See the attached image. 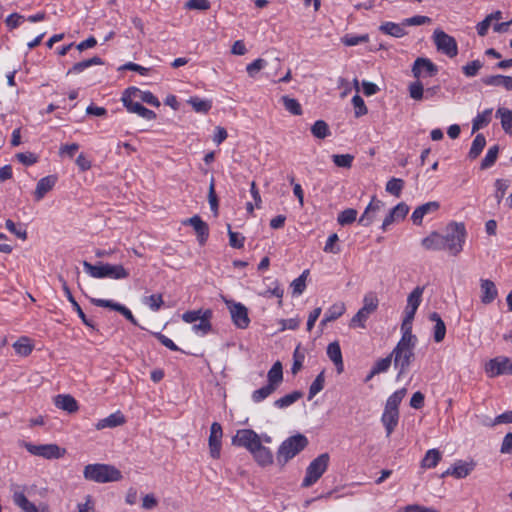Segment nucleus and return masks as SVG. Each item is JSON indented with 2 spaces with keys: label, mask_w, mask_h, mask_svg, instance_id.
Listing matches in <instances>:
<instances>
[{
  "label": "nucleus",
  "mask_w": 512,
  "mask_h": 512,
  "mask_svg": "<svg viewBox=\"0 0 512 512\" xmlns=\"http://www.w3.org/2000/svg\"><path fill=\"white\" fill-rule=\"evenodd\" d=\"M208 201L210 204L211 210L214 212L215 215L218 214V197L215 192V180L214 177H211L210 184H209V192H208Z\"/></svg>",
  "instance_id": "nucleus-53"
},
{
  "label": "nucleus",
  "mask_w": 512,
  "mask_h": 512,
  "mask_svg": "<svg viewBox=\"0 0 512 512\" xmlns=\"http://www.w3.org/2000/svg\"><path fill=\"white\" fill-rule=\"evenodd\" d=\"M434 43L438 51L454 58L458 54V45L454 37L448 35L440 29H436L433 34Z\"/></svg>",
  "instance_id": "nucleus-10"
},
{
  "label": "nucleus",
  "mask_w": 512,
  "mask_h": 512,
  "mask_svg": "<svg viewBox=\"0 0 512 512\" xmlns=\"http://www.w3.org/2000/svg\"><path fill=\"white\" fill-rule=\"evenodd\" d=\"M440 207V204L437 201L427 202L418 206L412 213L411 219L414 224L420 225L422 223L423 217L430 213L437 211Z\"/></svg>",
  "instance_id": "nucleus-23"
},
{
  "label": "nucleus",
  "mask_w": 512,
  "mask_h": 512,
  "mask_svg": "<svg viewBox=\"0 0 512 512\" xmlns=\"http://www.w3.org/2000/svg\"><path fill=\"white\" fill-rule=\"evenodd\" d=\"M481 287V302L483 304H490L492 303L497 295L498 291L493 281L489 279H482L480 283Z\"/></svg>",
  "instance_id": "nucleus-24"
},
{
  "label": "nucleus",
  "mask_w": 512,
  "mask_h": 512,
  "mask_svg": "<svg viewBox=\"0 0 512 512\" xmlns=\"http://www.w3.org/2000/svg\"><path fill=\"white\" fill-rule=\"evenodd\" d=\"M212 318V311L207 309L203 312L200 322L198 324H194L192 329L197 331H202L203 334L208 333L212 329V325L210 323V319Z\"/></svg>",
  "instance_id": "nucleus-40"
},
{
  "label": "nucleus",
  "mask_w": 512,
  "mask_h": 512,
  "mask_svg": "<svg viewBox=\"0 0 512 512\" xmlns=\"http://www.w3.org/2000/svg\"><path fill=\"white\" fill-rule=\"evenodd\" d=\"M378 303L377 296L374 293H368L364 296L363 307L361 309L371 314L377 309Z\"/></svg>",
  "instance_id": "nucleus-54"
},
{
  "label": "nucleus",
  "mask_w": 512,
  "mask_h": 512,
  "mask_svg": "<svg viewBox=\"0 0 512 512\" xmlns=\"http://www.w3.org/2000/svg\"><path fill=\"white\" fill-rule=\"evenodd\" d=\"M370 314L365 312L363 309H359L358 312L352 317L349 326L350 327H361L365 328V322L369 318Z\"/></svg>",
  "instance_id": "nucleus-61"
},
{
  "label": "nucleus",
  "mask_w": 512,
  "mask_h": 512,
  "mask_svg": "<svg viewBox=\"0 0 512 512\" xmlns=\"http://www.w3.org/2000/svg\"><path fill=\"white\" fill-rule=\"evenodd\" d=\"M466 236L467 231L463 222H450L446 226L445 235H442L445 249L454 256L458 255L463 250Z\"/></svg>",
  "instance_id": "nucleus-5"
},
{
  "label": "nucleus",
  "mask_w": 512,
  "mask_h": 512,
  "mask_svg": "<svg viewBox=\"0 0 512 512\" xmlns=\"http://www.w3.org/2000/svg\"><path fill=\"white\" fill-rule=\"evenodd\" d=\"M265 65L266 61L262 58H258L247 65L246 71L251 78H254L256 74L265 67Z\"/></svg>",
  "instance_id": "nucleus-64"
},
{
  "label": "nucleus",
  "mask_w": 512,
  "mask_h": 512,
  "mask_svg": "<svg viewBox=\"0 0 512 512\" xmlns=\"http://www.w3.org/2000/svg\"><path fill=\"white\" fill-rule=\"evenodd\" d=\"M268 384L275 387L277 390L278 386L283 381V368L280 361H276L267 374Z\"/></svg>",
  "instance_id": "nucleus-30"
},
{
  "label": "nucleus",
  "mask_w": 512,
  "mask_h": 512,
  "mask_svg": "<svg viewBox=\"0 0 512 512\" xmlns=\"http://www.w3.org/2000/svg\"><path fill=\"white\" fill-rule=\"evenodd\" d=\"M441 460V453L437 449H430L426 452L425 457L421 461L423 468H434Z\"/></svg>",
  "instance_id": "nucleus-39"
},
{
  "label": "nucleus",
  "mask_w": 512,
  "mask_h": 512,
  "mask_svg": "<svg viewBox=\"0 0 512 512\" xmlns=\"http://www.w3.org/2000/svg\"><path fill=\"white\" fill-rule=\"evenodd\" d=\"M25 449L34 456L43 457L44 459H60L66 454V449L61 448L57 444H40L35 445L30 442H23Z\"/></svg>",
  "instance_id": "nucleus-8"
},
{
  "label": "nucleus",
  "mask_w": 512,
  "mask_h": 512,
  "mask_svg": "<svg viewBox=\"0 0 512 512\" xmlns=\"http://www.w3.org/2000/svg\"><path fill=\"white\" fill-rule=\"evenodd\" d=\"M125 421L124 415L120 411H117L110 414L108 417L99 420L96 424V429L101 430L104 428H114L124 424Z\"/></svg>",
  "instance_id": "nucleus-26"
},
{
  "label": "nucleus",
  "mask_w": 512,
  "mask_h": 512,
  "mask_svg": "<svg viewBox=\"0 0 512 512\" xmlns=\"http://www.w3.org/2000/svg\"><path fill=\"white\" fill-rule=\"evenodd\" d=\"M424 291V287L417 286L409 295L407 298V308H412L414 310H417L420 303H421V297Z\"/></svg>",
  "instance_id": "nucleus-47"
},
{
  "label": "nucleus",
  "mask_w": 512,
  "mask_h": 512,
  "mask_svg": "<svg viewBox=\"0 0 512 512\" xmlns=\"http://www.w3.org/2000/svg\"><path fill=\"white\" fill-rule=\"evenodd\" d=\"M13 501L24 512H49L48 505L42 503L36 506L34 503L30 502L22 492H15L13 494Z\"/></svg>",
  "instance_id": "nucleus-18"
},
{
  "label": "nucleus",
  "mask_w": 512,
  "mask_h": 512,
  "mask_svg": "<svg viewBox=\"0 0 512 512\" xmlns=\"http://www.w3.org/2000/svg\"><path fill=\"white\" fill-rule=\"evenodd\" d=\"M415 347L395 346L392 352L394 367L398 369L396 376L400 380L409 370L411 364L415 360Z\"/></svg>",
  "instance_id": "nucleus-7"
},
{
  "label": "nucleus",
  "mask_w": 512,
  "mask_h": 512,
  "mask_svg": "<svg viewBox=\"0 0 512 512\" xmlns=\"http://www.w3.org/2000/svg\"><path fill=\"white\" fill-rule=\"evenodd\" d=\"M486 145V138L483 134L479 133L475 136L470 151L468 153V157L471 160L476 159L482 152Z\"/></svg>",
  "instance_id": "nucleus-35"
},
{
  "label": "nucleus",
  "mask_w": 512,
  "mask_h": 512,
  "mask_svg": "<svg viewBox=\"0 0 512 512\" xmlns=\"http://www.w3.org/2000/svg\"><path fill=\"white\" fill-rule=\"evenodd\" d=\"M330 456L328 453H322L311 461L306 469V475L301 486L308 488L315 484L328 468Z\"/></svg>",
  "instance_id": "nucleus-6"
},
{
  "label": "nucleus",
  "mask_w": 512,
  "mask_h": 512,
  "mask_svg": "<svg viewBox=\"0 0 512 512\" xmlns=\"http://www.w3.org/2000/svg\"><path fill=\"white\" fill-rule=\"evenodd\" d=\"M57 181V177L55 175H48L46 177L41 178L34 191V197L36 201H40L44 198V196L53 189Z\"/></svg>",
  "instance_id": "nucleus-22"
},
{
  "label": "nucleus",
  "mask_w": 512,
  "mask_h": 512,
  "mask_svg": "<svg viewBox=\"0 0 512 512\" xmlns=\"http://www.w3.org/2000/svg\"><path fill=\"white\" fill-rule=\"evenodd\" d=\"M196 112L207 113L211 109V102L198 97H191L188 101Z\"/></svg>",
  "instance_id": "nucleus-55"
},
{
  "label": "nucleus",
  "mask_w": 512,
  "mask_h": 512,
  "mask_svg": "<svg viewBox=\"0 0 512 512\" xmlns=\"http://www.w3.org/2000/svg\"><path fill=\"white\" fill-rule=\"evenodd\" d=\"M104 61L99 56H94L90 59H86L75 63L68 71L67 75L78 74L83 72L86 68L92 65H103Z\"/></svg>",
  "instance_id": "nucleus-31"
},
{
  "label": "nucleus",
  "mask_w": 512,
  "mask_h": 512,
  "mask_svg": "<svg viewBox=\"0 0 512 512\" xmlns=\"http://www.w3.org/2000/svg\"><path fill=\"white\" fill-rule=\"evenodd\" d=\"M311 133L317 139H325L330 136L331 131L329 125L324 120H317L311 126Z\"/></svg>",
  "instance_id": "nucleus-36"
},
{
  "label": "nucleus",
  "mask_w": 512,
  "mask_h": 512,
  "mask_svg": "<svg viewBox=\"0 0 512 512\" xmlns=\"http://www.w3.org/2000/svg\"><path fill=\"white\" fill-rule=\"evenodd\" d=\"M281 101L285 107V109L290 112L292 115L300 116L303 113L301 104L298 100L289 97L288 95H284L281 97Z\"/></svg>",
  "instance_id": "nucleus-41"
},
{
  "label": "nucleus",
  "mask_w": 512,
  "mask_h": 512,
  "mask_svg": "<svg viewBox=\"0 0 512 512\" xmlns=\"http://www.w3.org/2000/svg\"><path fill=\"white\" fill-rule=\"evenodd\" d=\"M309 275V270L306 269L302 272V274L294 279L291 283V287L293 289L292 293L293 295H300L304 292L305 288H306V279H307V276Z\"/></svg>",
  "instance_id": "nucleus-46"
},
{
  "label": "nucleus",
  "mask_w": 512,
  "mask_h": 512,
  "mask_svg": "<svg viewBox=\"0 0 512 512\" xmlns=\"http://www.w3.org/2000/svg\"><path fill=\"white\" fill-rule=\"evenodd\" d=\"M382 206L383 202L380 200H375V197H373L372 201L368 204L365 211L359 218L358 223L364 227L371 225L375 219L376 212L379 211Z\"/></svg>",
  "instance_id": "nucleus-20"
},
{
  "label": "nucleus",
  "mask_w": 512,
  "mask_h": 512,
  "mask_svg": "<svg viewBox=\"0 0 512 512\" xmlns=\"http://www.w3.org/2000/svg\"><path fill=\"white\" fill-rule=\"evenodd\" d=\"M232 444L246 448L261 467L272 465L274 462L272 451L263 446L260 436L252 429L238 430L232 438Z\"/></svg>",
  "instance_id": "nucleus-1"
},
{
  "label": "nucleus",
  "mask_w": 512,
  "mask_h": 512,
  "mask_svg": "<svg viewBox=\"0 0 512 512\" xmlns=\"http://www.w3.org/2000/svg\"><path fill=\"white\" fill-rule=\"evenodd\" d=\"M15 352L21 356H28L33 350V345L28 337H20L14 344Z\"/></svg>",
  "instance_id": "nucleus-38"
},
{
  "label": "nucleus",
  "mask_w": 512,
  "mask_h": 512,
  "mask_svg": "<svg viewBox=\"0 0 512 512\" xmlns=\"http://www.w3.org/2000/svg\"><path fill=\"white\" fill-rule=\"evenodd\" d=\"M185 226L193 227L197 239L201 245H204L209 237V226L204 222L199 215H194L182 221Z\"/></svg>",
  "instance_id": "nucleus-15"
},
{
  "label": "nucleus",
  "mask_w": 512,
  "mask_h": 512,
  "mask_svg": "<svg viewBox=\"0 0 512 512\" xmlns=\"http://www.w3.org/2000/svg\"><path fill=\"white\" fill-rule=\"evenodd\" d=\"M352 104H353L354 109H355L354 110V114H355L356 118H359V117L367 114L368 110H367V107H366V105L364 103V100L358 94L353 96Z\"/></svg>",
  "instance_id": "nucleus-60"
},
{
  "label": "nucleus",
  "mask_w": 512,
  "mask_h": 512,
  "mask_svg": "<svg viewBox=\"0 0 512 512\" xmlns=\"http://www.w3.org/2000/svg\"><path fill=\"white\" fill-rule=\"evenodd\" d=\"M332 159L336 166L350 168L352 166L354 156L351 154H335L332 156Z\"/></svg>",
  "instance_id": "nucleus-58"
},
{
  "label": "nucleus",
  "mask_w": 512,
  "mask_h": 512,
  "mask_svg": "<svg viewBox=\"0 0 512 512\" xmlns=\"http://www.w3.org/2000/svg\"><path fill=\"white\" fill-rule=\"evenodd\" d=\"M228 228V236H229V244L231 247L236 249H241L244 246L245 237L242 236L238 232H234L231 230L230 224L227 225Z\"/></svg>",
  "instance_id": "nucleus-56"
},
{
  "label": "nucleus",
  "mask_w": 512,
  "mask_h": 512,
  "mask_svg": "<svg viewBox=\"0 0 512 512\" xmlns=\"http://www.w3.org/2000/svg\"><path fill=\"white\" fill-rule=\"evenodd\" d=\"M83 476L86 480L97 483L116 482L122 479V473L113 465L88 464L84 467Z\"/></svg>",
  "instance_id": "nucleus-3"
},
{
  "label": "nucleus",
  "mask_w": 512,
  "mask_h": 512,
  "mask_svg": "<svg viewBox=\"0 0 512 512\" xmlns=\"http://www.w3.org/2000/svg\"><path fill=\"white\" fill-rule=\"evenodd\" d=\"M483 67V62L480 60H473L462 67L463 73L467 77H474L478 74L479 70Z\"/></svg>",
  "instance_id": "nucleus-59"
},
{
  "label": "nucleus",
  "mask_w": 512,
  "mask_h": 512,
  "mask_svg": "<svg viewBox=\"0 0 512 512\" xmlns=\"http://www.w3.org/2000/svg\"><path fill=\"white\" fill-rule=\"evenodd\" d=\"M90 301L97 307H104V308H109L114 311H117L120 314H122L133 325H136V326L139 325L137 320L133 316L132 312L126 306H124L122 304L113 302L111 300L96 299V298H91Z\"/></svg>",
  "instance_id": "nucleus-16"
},
{
  "label": "nucleus",
  "mask_w": 512,
  "mask_h": 512,
  "mask_svg": "<svg viewBox=\"0 0 512 512\" xmlns=\"http://www.w3.org/2000/svg\"><path fill=\"white\" fill-rule=\"evenodd\" d=\"M339 241V237L336 233L331 234L324 246V251L326 253H333L338 254L340 252V247L337 245V242Z\"/></svg>",
  "instance_id": "nucleus-63"
},
{
  "label": "nucleus",
  "mask_w": 512,
  "mask_h": 512,
  "mask_svg": "<svg viewBox=\"0 0 512 512\" xmlns=\"http://www.w3.org/2000/svg\"><path fill=\"white\" fill-rule=\"evenodd\" d=\"M496 117L501 118V125L505 133L512 135V110L500 107L496 111Z\"/></svg>",
  "instance_id": "nucleus-33"
},
{
  "label": "nucleus",
  "mask_w": 512,
  "mask_h": 512,
  "mask_svg": "<svg viewBox=\"0 0 512 512\" xmlns=\"http://www.w3.org/2000/svg\"><path fill=\"white\" fill-rule=\"evenodd\" d=\"M379 29L383 33L396 38H401L407 34L402 23L397 24L394 22H385L379 27Z\"/></svg>",
  "instance_id": "nucleus-32"
},
{
  "label": "nucleus",
  "mask_w": 512,
  "mask_h": 512,
  "mask_svg": "<svg viewBox=\"0 0 512 512\" xmlns=\"http://www.w3.org/2000/svg\"><path fill=\"white\" fill-rule=\"evenodd\" d=\"M399 420V410H390L388 408L384 409V412L381 417V421L386 429V435L389 437L394 431L395 427L398 424Z\"/></svg>",
  "instance_id": "nucleus-25"
},
{
  "label": "nucleus",
  "mask_w": 512,
  "mask_h": 512,
  "mask_svg": "<svg viewBox=\"0 0 512 512\" xmlns=\"http://www.w3.org/2000/svg\"><path fill=\"white\" fill-rule=\"evenodd\" d=\"M357 214L356 209L347 208L338 214L337 221L342 226L352 224L356 221Z\"/></svg>",
  "instance_id": "nucleus-45"
},
{
  "label": "nucleus",
  "mask_w": 512,
  "mask_h": 512,
  "mask_svg": "<svg viewBox=\"0 0 512 512\" xmlns=\"http://www.w3.org/2000/svg\"><path fill=\"white\" fill-rule=\"evenodd\" d=\"M474 465L468 464L463 461H457L452 467H451V476L462 479L467 477L471 471L473 470Z\"/></svg>",
  "instance_id": "nucleus-34"
},
{
  "label": "nucleus",
  "mask_w": 512,
  "mask_h": 512,
  "mask_svg": "<svg viewBox=\"0 0 512 512\" xmlns=\"http://www.w3.org/2000/svg\"><path fill=\"white\" fill-rule=\"evenodd\" d=\"M327 355L333 363H341L342 352L337 341L330 343L327 347Z\"/></svg>",
  "instance_id": "nucleus-57"
},
{
  "label": "nucleus",
  "mask_w": 512,
  "mask_h": 512,
  "mask_svg": "<svg viewBox=\"0 0 512 512\" xmlns=\"http://www.w3.org/2000/svg\"><path fill=\"white\" fill-rule=\"evenodd\" d=\"M391 363H392V355L391 354H389L388 356H386L384 358L377 360L375 362L374 366L372 367V375H377V374L386 372L390 368Z\"/></svg>",
  "instance_id": "nucleus-50"
},
{
  "label": "nucleus",
  "mask_w": 512,
  "mask_h": 512,
  "mask_svg": "<svg viewBox=\"0 0 512 512\" xmlns=\"http://www.w3.org/2000/svg\"><path fill=\"white\" fill-rule=\"evenodd\" d=\"M276 391L275 387L269 385L268 383L261 387L260 389L255 390L252 393V400L254 402H260L270 396L272 393Z\"/></svg>",
  "instance_id": "nucleus-52"
},
{
  "label": "nucleus",
  "mask_w": 512,
  "mask_h": 512,
  "mask_svg": "<svg viewBox=\"0 0 512 512\" xmlns=\"http://www.w3.org/2000/svg\"><path fill=\"white\" fill-rule=\"evenodd\" d=\"M407 393L406 388L395 391L386 401L385 408L390 410H399V405Z\"/></svg>",
  "instance_id": "nucleus-42"
},
{
  "label": "nucleus",
  "mask_w": 512,
  "mask_h": 512,
  "mask_svg": "<svg viewBox=\"0 0 512 512\" xmlns=\"http://www.w3.org/2000/svg\"><path fill=\"white\" fill-rule=\"evenodd\" d=\"M59 278V281L62 283V289L68 299V301L72 304L74 310L77 312L78 316L80 317V319L82 320V322L87 326V327H90L92 329H95V325L93 324V322L88 319L85 315V313L83 312L82 308L80 307V305L78 304V302L75 300V298L73 297L72 293H71V290L66 282V280H64V278L59 275L58 276Z\"/></svg>",
  "instance_id": "nucleus-19"
},
{
  "label": "nucleus",
  "mask_w": 512,
  "mask_h": 512,
  "mask_svg": "<svg viewBox=\"0 0 512 512\" xmlns=\"http://www.w3.org/2000/svg\"><path fill=\"white\" fill-rule=\"evenodd\" d=\"M404 187V181L400 178H391L386 183V191L396 197H399Z\"/></svg>",
  "instance_id": "nucleus-51"
},
{
  "label": "nucleus",
  "mask_w": 512,
  "mask_h": 512,
  "mask_svg": "<svg viewBox=\"0 0 512 512\" xmlns=\"http://www.w3.org/2000/svg\"><path fill=\"white\" fill-rule=\"evenodd\" d=\"M408 90L410 97L414 100L419 101L425 97L424 85L419 79L410 83Z\"/></svg>",
  "instance_id": "nucleus-48"
},
{
  "label": "nucleus",
  "mask_w": 512,
  "mask_h": 512,
  "mask_svg": "<svg viewBox=\"0 0 512 512\" xmlns=\"http://www.w3.org/2000/svg\"><path fill=\"white\" fill-rule=\"evenodd\" d=\"M302 397L303 393L301 391L296 390L277 399L274 402V405L278 408H286L295 403L296 401H298L299 399H301Z\"/></svg>",
  "instance_id": "nucleus-37"
},
{
  "label": "nucleus",
  "mask_w": 512,
  "mask_h": 512,
  "mask_svg": "<svg viewBox=\"0 0 512 512\" xmlns=\"http://www.w3.org/2000/svg\"><path fill=\"white\" fill-rule=\"evenodd\" d=\"M308 445V439L302 434H296L285 439L276 452V462L284 467L291 459L303 451Z\"/></svg>",
  "instance_id": "nucleus-2"
},
{
  "label": "nucleus",
  "mask_w": 512,
  "mask_h": 512,
  "mask_svg": "<svg viewBox=\"0 0 512 512\" xmlns=\"http://www.w3.org/2000/svg\"><path fill=\"white\" fill-rule=\"evenodd\" d=\"M482 82L488 86H503L507 91H512V77L505 75H491L482 78Z\"/></svg>",
  "instance_id": "nucleus-27"
},
{
  "label": "nucleus",
  "mask_w": 512,
  "mask_h": 512,
  "mask_svg": "<svg viewBox=\"0 0 512 512\" xmlns=\"http://www.w3.org/2000/svg\"><path fill=\"white\" fill-rule=\"evenodd\" d=\"M485 371L490 377L499 375H512V359L508 357H496L485 365Z\"/></svg>",
  "instance_id": "nucleus-12"
},
{
  "label": "nucleus",
  "mask_w": 512,
  "mask_h": 512,
  "mask_svg": "<svg viewBox=\"0 0 512 512\" xmlns=\"http://www.w3.org/2000/svg\"><path fill=\"white\" fill-rule=\"evenodd\" d=\"M137 92H140V90L138 88H136V87H129L128 89H126L124 94H123V97H122L123 105L126 107V109L130 113H136L139 116H141L142 118L147 119V120L155 119L156 118V113L154 111L144 107L139 102H134L131 99V96L132 95L136 96Z\"/></svg>",
  "instance_id": "nucleus-9"
},
{
  "label": "nucleus",
  "mask_w": 512,
  "mask_h": 512,
  "mask_svg": "<svg viewBox=\"0 0 512 512\" xmlns=\"http://www.w3.org/2000/svg\"><path fill=\"white\" fill-rule=\"evenodd\" d=\"M408 212H409V206L406 203H404V202L398 203L395 207H393L389 211V213L384 218L382 226H381L382 230L386 231L387 228L391 224H393L394 222H396L398 220L404 219L406 217V215L408 214Z\"/></svg>",
  "instance_id": "nucleus-17"
},
{
  "label": "nucleus",
  "mask_w": 512,
  "mask_h": 512,
  "mask_svg": "<svg viewBox=\"0 0 512 512\" xmlns=\"http://www.w3.org/2000/svg\"><path fill=\"white\" fill-rule=\"evenodd\" d=\"M422 246L427 250H444L445 245L442 235L437 232H432L429 236L422 240Z\"/></svg>",
  "instance_id": "nucleus-29"
},
{
  "label": "nucleus",
  "mask_w": 512,
  "mask_h": 512,
  "mask_svg": "<svg viewBox=\"0 0 512 512\" xmlns=\"http://www.w3.org/2000/svg\"><path fill=\"white\" fill-rule=\"evenodd\" d=\"M226 304L229 308L234 325L239 329H246L250 324L248 309L242 303L233 300H227Z\"/></svg>",
  "instance_id": "nucleus-11"
},
{
  "label": "nucleus",
  "mask_w": 512,
  "mask_h": 512,
  "mask_svg": "<svg viewBox=\"0 0 512 512\" xmlns=\"http://www.w3.org/2000/svg\"><path fill=\"white\" fill-rule=\"evenodd\" d=\"M429 320L435 322L433 334L434 341L437 343L443 341L446 335V325L444 321L437 312H432L429 315Z\"/></svg>",
  "instance_id": "nucleus-28"
},
{
  "label": "nucleus",
  "mask_w": 512,
  "mask_h": 512,
  "mask_svg": "<svg viewBox=\"0 0 512 512\" xmlns=\"http://www.w3.org/2000/svg\"><path fill=\"white\" fill-rule=\"evenodd\" d=\"M492 109H486L482 113L478 114L472 123V133H475L482 127L488 125L491 121Z\"/></svg>",
  "instance_id": "nucleus-43"
},
{
  "label": "nucleus",
  "mask_w": 512,
  "mask_h": 512,
  "mask_svg": "<svg viewBox=\"0 0 512 512\" xmlns=\"http://www.w3.org/2000/svg\"><path fill=\"white\" fill-rule=\"evenodd\" d=\"M438 67L429 58L418 57L412 66L411 72L416 79L421 77H434L438 73Z\"/></svg>",
  "instance_id": "nucleus-13"
},
{
  "label": "nucleus",
  "mask_w": 512,
  "mask_h": 512,
  "mask_svg": "<svg viewBox=\"0 0 512 512\" xmlns=\"http://www.w3.org/2000/svg\"><path fill=\"white\" fill-rule=\"evenodd\" d=\"M85 271L93 278H111L115 280L127 279L130 276L129 271L123 265L110 264L98 262L91 264L88 261H83Z\"/></svg>",
  "instance_id": "nucleus-4"
},
{
  "label": "nucleus",
  "mask_w": 512,
  "mask_h": 512,
  "mask_svg": "<svg viewBox=\"0 0 512 512\" xmlns=\"http://www.w3.org/2000/svg\"><path fill=\"white\" fill-rule=\"evenodd\" d=\"M325 376L324 371L320 372L309 388L308 399L311 400L317 393H319L324 388Z\"/></svg>",
  "instance_id": "nucleus-49"
},
{
  "label": "nucleus",
  "mask_w": 512,
  "mask_h": 512,
  "mask_svg": "<svg viewBox=\"0 0 512 512\" xmlns=\"http://www.w3.org/2000/svg\"><path fill=\"white\" fill-rule=\"evenodd\" d=\"M345 312V305L343 303L332 305L325 313L326 320L335 321Z\"/></svg>",
  "instance_id": "nucleus-62"
},
{
  "label": "nucleus",
  "mask_w": 512,
  "mask_h": 512,
  "mask_svg": "<svg viewBox=\"0 0 512 512\" xmlns=\"http://www.w3.org/2000/svg\"><path fill=\"white\" fill-rule=\"evenodd\" d=\"M54 404L57 408L73 414L78 411L79 406L75 398L69 394H59L54 397Z\"/></svg>",
  "instance_id": "nucleus-21"
},
{
  "label": "nucleus",
  "mask_w": 512,
  "mask_h": 512,
  "mask_svg": "<svg viewBox=\"0 0 512 512\" xmlns=\"http://www.w3.org/2000/svg\"><path fill=\"white\" fill-rule=\"evenodd\" d=\"M223 436L222 426L218 422H213L210 427L208 439L209 453L213 459H219L221 453V438Z\"/></svg>",
  "instance_id": "nucleus-14"
},
{
  "label": "nucleus",
  "mask_w": 512,
  "mask_h": 512,
  "mask_svg": "<svg viewBox=\"0 0 512 512\" xmlns=\"http://www.w3.org/2000/svg\"><path fill=\"white\" fill-rule=\"evenodd\" d=\"M498 153H499L498 145H494V146L490 147L486 153V156L481 161L480 169L485 170V169L492 167L497 160Z\"/></svg>",
  "instance_id": "nucleus-44"
}]
</instances>
